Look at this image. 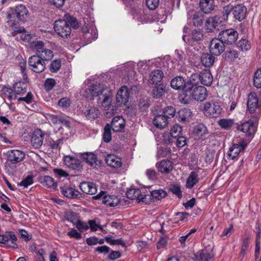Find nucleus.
Segmentation results:
<instances>
[{
  "label": "nucleus",
  "mask_w": 261,
  "mask_h": 261,
  "mask_svg": "<svg viewBox=\"0 0 261 261\" xmlns=\"http://www.w3.org/2000/svg\"><path fill=\"white\" fill-rule=\"evenodd\" d=\"M166 86L161 84L158 86H154L151 91V95L154 98L161 97L165 92Z\"/></svg>",
  "instance_id": "obj_33"
},
{
  "label": "nucleus",
  "mask_w": 261,
  "mask_h": 261,
  "mask_svg": "<svg viewBox=\"0 0 261 261\" xmlns=\"http://www.w3.org/2000/svg\"><path fill=\"white\" fill-rule=\"evenodd\" d=\"M2 93L10 100L16 98V96L14 92L13 89L7 87H3L2 89Z\"/></svg>",
  "instance_id": "obj_47"
},
{
  "label": "nucleus",
  "mask_w": 261,
  "mask_h": 261,
  "mask_svg": "<svg viewBox=\"0 0 261 261\" xmlns=\"http://www.w3.org/2000/svg\"><path fill=\"white\" fill-rule=\"evenodd\" d=\"M182 130V128L180 125L178 124L174 125L171 129L170 135L173 138H176L181 135Z\"/></svg>",
  "instance_id": "obj_53"
},
{
  "label": "nucleus",
  "mask_w": 261,
  "mask_h": 261,
  "mask_svg": "<svg viewBox=\"0 0 261 261\" xmlns=\"http://www.w3.org/2000/svg\"><path fill=\"white\" fill-rule=\"evenodd\" d=\"M80 156L83 161L85 162L92 168L98 169L101 166V161L98 160L96 155L93 152L81 153Z\"/></svg>",
  "instance_id": "obj_12"
},
{
  "label": "nucleus",
  "mask_w": 261,
  "mask_h": 261,
  "mask_svg": "<svg viewBox=\"0 0 261 261\" xmlns=\"http://www.w3.org/2000/svg\"><path fill=\"white\" fill-rule=\"evenodd\" d=\"M260 232H258L256 236V244H255V260H259V250H260Z\"/></svg>",
  "instance_id": "obj_56"
},
{
  "label": "nucleus",
  "mask_w": 261,
  "mask_h": 261,
  "mask_svg": "<svg viewBox=\"0 0 261 261\" xmlns=\"http://www.w3.org/2000/svg\"><path fill=\"white\" fill-rule=\"evenodd\" d=\"M81 191L87 194L94 195L97 192L96 185L91 182H82L80 185Z\"/></svg>",
  "instance_id": "obj_24"
},
{
  "label": "nucleus",
  "mask_w": 261,
  "mask_h": 261,
  "mask_svg": "<svg viewBox=\"0 0 261 261\" xmlns=\"http://www.w3.org/2000/svg\"><path fill=\"white\" fill-rule=\"evenodd\" d=\"M234 123V120L231 119H221L218 121L220 126L225 129H230Z\"/></svg>",
  "instance_id": "obj_45"
},
{
  "label": "nucleus",
  "mask_w": 261,
  "mask_h": 261,
  "mask_svg": "<svg viewBox=\"0 0 261 261\" xmlns=\"http://www.w3.org/2000/svg\"><path fill=\"white\" fill-rule=\"evenodd\" d=\"M84 114L88 119L92 120L99 116L100 111L96 107H90L84 112Z\"/></svg>",
  "instance_id": "obj_31"
},
{
  "label": "nucleus",
  "mask_w": 261,
  "mask_h": 261,
  "mask_svg": "<svg viewBox=\"0 0 261 261\" xmlns=\"http://www.w3.org/2000/svg\"><path fill=\"white\" fill-rule=\"evenodd\" d=\"M45 133L40 129H35L32 134L31 140V145L34 148L38 149L42 145Z\"/></svg>",
  "instance_id": "obj_18"
},
{
  "label": "nucleus",
  "mask_w": 261,
  "mask_h": 261,
  "mask_svg": "<svg viewBox=\"0 0 261 261\" xmlns=\"http://www.w3.org/2000/svg\"><path fill=\"white\" fill-rule=\"evenodd\" d=\"M163 72L161 70H154L149 74V82L152 84H158L162 80Z\"/></svg>",
  "instance_id": "obj_28"
},
{
  "label": "nucleus",
  "mask_w": 261,
  "mask_h": 261,
  "mask_svg": "<svg viewBox=\"0 0 261 261\" xmlns=\"http://www.w3.org/2000/svg\"><path fill=\"white\" fill-rule=\"evenodd\" d=\"M156 167L162 173H169L173 169L172 163L167 160H164L156 164Z\"/></svg>",
  "instance_id": "obj_23"
},
{
  "label": "nucleus",
  "mask_w": 261,
  "mask_h": 261,
  "mask_svg": "<svg viewBox=\"0 0 261 261\" xmlns=\"http://www.w3.org/2000/svg\"><path fill=\"white\" fill-rule=\"evenodd\" d=\"M65 218L66 220L73 224H75L79 220L77 217V214L71 211H68L65 212Z\"/></svg>",
  "instance_id": "obj_50"
},
{
  "label": "nucleus",
  "mask_w": 261,
  "mask_h": 261,
  "mask_svg": "<svg viewBox=\"0 0 261 261\" xmlns=\"http://www.w3.org/2000/svg\"><path fill=\"white\" fill-rule=\"evenodd\" d=\"M170 191L176 195L179 198L182 197L180 188L178 186L175 185H171L170 188Z\"/></svg>",
  "instance_id": "obj_60"
},
{
  "label": "nucleus",
  "mask_w": 261,
  "mask_h": 261,
  "mask_svg": "<svg viewBox=\"0 0 261 261\" xmlns=\"http://www.w3.org/2000/svg\"><path fill=\"white\" fill-rule=\"evenodd\" d=\"M179 119L182 122H188L191 118L192 112L189 109H181L178 113Z\"/></svg>",
  "instance_id": "obj_36"
},
{
  "label": "nucleus",
  "mask_w": 261,
  "mask_h": 261,
  "mask_svg": "<svg viewBox=\"0 0 261 261\" xmlns=\"http://www.w3.org/2000/svg\"><path fill=\"white\" fill-rule=\"evenodd\" d=\"M31 47L36 51V55L39 54V51H42L44 47V43L43 41L35 40L31 43Z\"/></svg>",
  "instance_id": "obj_43"
},
{
  "label": "nucleus",
  "mask_w": 261,
  "mask_h": 261,
  "mask_svg": "<svg viewBox=\"0 0 261 261\" xmlns=\"http://www.w3.org/2000/svg\"><path fill=\"white\" fill-rule=\"evenodd\" d=\"M153 199L151 195V192L150 193V195L145 194V195H142L140 197L138 202H143L146 204H149L150 202H152V200Z\"/></svg>",
  "instance_id": "obj_61"
},
{
  "label": "nucleus",
  "mask_w": 261,
  "mask_h": 261,
  "mask_svg": "<svg viewBox=\"0 0 261 261\" xmlns=\"http://www.w3.org/2000/svg\"><path fill=\"white\" fill-rule=\"evenodd\" d=\"M33 177L32 175H28L18 184V185L24 187V188H27L29 186L33 183Z\"/></svg>",
  "instance_id": "obj_55"
},
{
  "label": "nucleus",
  "mask_w": 261,
  "mask_h": 261,
  "mask_svg": "<svg viewBox=\"0 0 261 261\" xmlns=\"http://www.w3.org/2000/svg\"><path fill=\"white\" fill-rule=\"evenodd\" d=\"M239 56L237 50L234 49H230L225 52L224 58L227 61H232L236 59Z\"/></svg>",
  "instance_id": "obj_44"
},
{
  "label": "nucleus",
  "mask_w": 261,
  "mask_h": 261,
  "mask_svg": "<svg viewBox=\"0 0 261 261\" xmlns=\"http://www.w3.org/2000/svg\"><path fill=\"white\" fill-rule=\"evenodd\" d=\"M199 181L198 175L195 171H192L190 173L189 176L188 177L186 186L187 188L191 189L195 185H196Z\"/></svg>",
  "instance_id": "obj_38"
},
{
  "label": "nucleus",
  "mask_w": 261,
  "mask_h": 261,
  "mask_svg": "<svg viewBox=\"0 0 261 261\" xmlns=\"http://www.w3.org/2000/svg\"><path fill=\"white\" fill-rule=\"evenodd\" d=\"M253 85L257 89L261 88V68L257 70L254 73Z\"/></svg>",
  "instance_id": "obj_49"
},
{
  "label": "nucleus",
  "mask_w": 261,
  "mask_h": 261,
  "mask_svg": "<svg viewBox=\"0 0 261 261\" xmlns=\"http://www.w3.org/2000/svg\"><path fill=\"white\" fill-rule=\"evenodd\" d=\"M247 105L248 110L251 114L254 113L261 107V102L259 101L257 94L255 92H251L248 94Z\"/></svg>",
  "instance_id": "obj_16"
},
{
  "label": "nucleus",
  "mask_w": 261,
  "mask_h": 261,
  "mask_svg": "<svg viewBox=\"0 0 261 261\" xmlns=\"http://www.w3.org/2000/svg\"><path fill=\"white\" fill-rule=\"evenodd\" d=\"M102 202L107 205L114 207L118 205L119 200L113 195H105L102 197Z\"/></svg>",
  "instance_id": "obj_35"
},
{
  "label": "nucleus",
  "mask_w": 261,
  "mask_h": 261,
  "mask_svg": "<svg viewBox=\"0 0 261 261\" xmlns=\"http://www.w3.org/2000/svg\"><path fill=\"white\" fill-rule=\"evenodd\" d=\"M192 82L191 76L190 79L186 80L181 76H177L172 79L170 86L173 89L181 91V94H186L187 91L190 90Z\"/></svg>",
  "instance_id": "obj_6"
},
{
  "label": "nucleus",
  "mask_w": 261,
  "mask_h": 261,
  "mask_svg": "<svg viewBox=\"0 0 261 261\" xmlns=\"http://www.w3.org/2000/svg\"><path fill=\"white\" fill-rule=\"evenodd\" d=\"M231 12L235 19L241 21L246 17L247 8L242 4L233 6L230 4L223 7V15L225 19L228 18Z\"/></svg>",
  "instance_id": "obj_5"
},
{
  "label": "nucleus",
  "mask_w": 261,
  "mask_h": 261,
  "mask_svg": "<svg viewBox=\"0 0 261 261\" xmlns=\"http://www.w3.org/2000/svg\"><path fill=\"white\" fill-rule=\"evenodd\" d=\"M126 195L127 198L132 200L136 199L138 202L142 196V192L138 189L131 188L127 191Z\"/></svg>",
  "instance_id": "obj_39"
},
{
  "label": "nucleus",
  "mask_w": 261,
  "mask_h": 261,
  "mask_svg": "<svg viewBox=\"0 0 261 261\" xmlns=\"http://www.w3.org/2000/svg\"><path fill=\"white\" fill-rule=\"evenodd\" d=\"M61 190L62 194L68 198H80L82 196V194L78 190L67 186L61 187Z\"/></svg>",
  "instance_id": "obj_22"
},
{
  "label": "nucleus",
  "mask_w": 261,
  "mask_h": 261,
  "mask_svg": "<svg viewBox=\"0 0 261 261\" xmlns=\"http://www.w3.org/2000/svg\"><path fill=\"white\" fill-rule=\"evenodd\" d=\"M129 97L128 88L125 86L121 87L116 95V107H121L122 106H125L128 102Z\"/></svg>",
  "instance_id": "obj_14"
},
{
  "label": "nucleus",
  "mask_w": 261,
  "mask_h": 261,
  "mask_svg": "<svg viewBox=\"0 0 261 261\" xmlns=\"http://www.w3.org/2000/svg\"><path fill=\"white\" fill-rule=\"evenodd\" d=\"M152 121L156 127L163 129L167 126L169 119L163 114L156 115Z\"/></svg>",
  "instance_id": "obj_25"
},
{
  "label": "nucleus",
  "mask_w": 261,
  "mask_h": 261,
  "mask_svg": "<svg viewBox=\"0 0 261 261\" xmlns=\"http://www.w3.org/2000/svg\"><path fill=\"white\" fill-rule=\"evenodd\" d=\"M28 64L29 68L36 73H40L43 71L46 65L45 61L37 55L29 58Z\"/></svg>",
  "instance_id": "obj_9"
},
{
  "label": "nucleus",
  "mask_w": 261,
  "mask_h": 261,
  "mask_svg": "<svg viewBox=\"0 0 261 261\" xmlns=\"http://www.w3.org/2000/svg\"><path fill=\"white\" fill-rule=\"evenodd\" d=\"M56 82L53 79H48L45 81L44 85L48 91L51 90L55 86Z\"/></svg>",
  "instance_id": "obj_62"
},
{
  "label": "nucleus",
  "mask_w": 261,
  "mask_h": 261,
  "mask_svg": "<svg viewBox=\"0 0 261 261\" xmlns=\"http://www.w3.org/2000/svg\"><path fill=\"white\" fill-rule=\"evenodd\" d=\"M203 110L206 116L217 117L221 113L222 109L217 102H206Z\"/></svg>",
  "instance_id": "obj_13"
},
{
  "label": "nucleus",
  "mask_w": 261,
  "mask_h": 261,
  "mask_svg": "<svg viewBox=\"0 0 261 261\" xmlns=\"http://www.w3.org/2000/svg\"><path fill=\"white\" fill-rule=\"evenodd\" d=\"M17 239L13 231H7L5 234H0V243L7 245V247L16 249Z\"/></svg>",
  "instance_id": "obj_11"
},
{
  "label": "nucleus",
  "mask_w": 261,
  "mask_h": 261,
  "mask_svg": "<svg viewBox=\"0 0 261 261\" xmlns=\"http://www.w3.org/2000/svg\"><path fill=\"white\" fill-rule=\"evenodd\" d=\"M111 126L107 123L104 127V132L103 134V140L105 142L108 143L112 139L111 136Z\"/></svg>",
  "instance_id": "obj_48"
},
{
  "label": "nucleus",
  "mask_w": 261,
  "mask_h": 261,
  "mask_svg": "<svg viewBox=\"0 0 261 261\" xmlns=\"http://www.w3.org/2000/svg\"><path fill=\"white\" fill-rule=\"evenodd\" d=\"M39 181L43 185L46 186L48 188H53L54 189H56L57 185V183L54 181V179L47 175L43 176L40 177Z\"/></svg>",
  "instance_id": "obj_32"
},
{
  "label": "nucleus",
  "mask_w": 261,
  "mask_h": 261,
  "mask_svg": "<svg viewBox=\"0 0 261 261\" xmlns=\"http://www.w3.org/2000/svg\"><path fill=\"white\" fill-rule=\"evenodd\" d=\"M211 53H203L201 57V62L204 66L210 67L213 66L215 58Z\"/></svg>",
  "instance_id": "obj_29"
},
{
  "label": "nucleus",
  "mask_w": 261,
  "mask_h": 261,
  "mask_svg": "<svg viewBox=\"0 0 261 261\" xmlns=\"http://www.w3.org/2000/svg\"><path fill=\"white\" fill-rule=\"evenodd\" d=\"M222 20L220 17L215 16L208 18L205 21V28L207 32H212L214 30H219Z\"/></svg>",
  "instance_id": "obj_19"
},
{
  "label": "nucleus",
  "mask_w": 261,
  "mask_h": 261,
  "mask_svg": "<svg viewBox=\"0 0 261 261\" xmlns=\"http://www.w3.org/2000/svg\"><path fill=\"white\" fill-rule=\"evenodd\" d=\"M246 146L247 144L244 140L238 144H233L229 149L228 155L231 159L233 160L242 151H244Z\"/></svg>",
  "instance_id": "obj_20"
},
{
  "label": "nucleus",
  "mask_w": 261,
  "mask_h": 261,
  "mask_svg": "<svg viewBox=\"0 0 261 261\" xmlns=\"http://www.w3.org/2000/svg\"><path fill=\"white\" fill-rule=\"evenodd\" d=\"M191 80L197 82L198 81L203 85L210 86L213 81V77L210 70L204 69L202 70L199 73H194L191 75Z\"/></svg>",
  "instance_id": "obj_8"
},
{
  "label": "nucleus",
  "mask_w": 261,
  "mask_h": 261,
  "mask_svg": "<svg viewBox=\"0 0 261 261\" xmlns=\"http://www.w3.org/2000/svg\"><path fill=\"white\" fill-rule=\"evenodd\" d=\"M125 122L121 116L115 117L111 122V128L114 132H120L125 126Z\"/></svg>",
  "instance_id": "obj_26"
},
{
  "label": "nucleus",
  "mask_w": 261,
  "mask_h": 261,
  "mask_svg": "<svg viewBox=\"0 0 261 261\" xmlns=\"http://www.w3.org/2000/svg\"><path fill=\"white\" fill-rule=\"evenodd\" d=\"M80 27L77 19L70 15L66 14L63 19L56 20L54 23L56 33L62 38H67L71 34L72 27L76 29Z\"/></svg>",
  "instance_id": "obj_2"
},
{
  "label": "nucleus",
  "mask_w": 261,
  "mask_h": 261,
  "mask_svg": "<svg viewBox=\"0 0 261 261\" xmlns=\"http://www.w3.org/2000/svg\"><path fill=\"white\" fill-rule=\"evenodd\" d=\"M75 224H76V227L80 232L87 230L89 228V225L87 223L80 220H78Z\"/></svg>",
  "instance_id": "obj_57"
},
{
  "label": "nucleus",
  "mask_w": 261,
  "mask_h": 261,
  "mask_svg": "<svg viewBox=\"0 0 261 261\" xmlns=\"http://www.w3.org/2000/svg\"><path fill=\"white\" fill-rule=\"evenodd\" d=\"M192 20L195 26H201L203 22L204 15L201 12H195L193 15Z\"/></svg>",
  "instance_id": "obj_41"
},
{
  "label": "nucleus",
  "mask_w": 261,
  "mask_h": 261,
  "mask_svg": "<svg viewBox=\"0 0 261 261\" xmlns=\"http://www.w3.org/2000/svg\"><path fill=\"white\" fill-rule=\"evenodd\" d=\"M146 175L151 180H155L158 178V174L154 169H149L146 171Z\"/></svg>",
  "instance_id": "obj_63"
},
{
  "label": "nucleus",
  "mask_w": 261,
  "mask_h": 261,
  "mask_svg": "<svg viewBox=\"0 0 261 261\" xmlns=\"http://www.w3.org/2000/svg\"><path fill=\"white\" fill-rule=\"evenodd\" d=\"M83 96L90 100L95 97H98L97 103L103 107L106 108L111 104L112 99V94L111 91L107 88H104L100 84H92L85 87Z\"/></svg>",
  "instance_id": "obj_1"
},
{
  "label": "nucleus",
  "mask_w": 261,
  "mask_h": 261,
  "mask_svg": "<svg viewBox=\"0 0 261 261\" xmlns=\"http://www.w3.org/2000/svg\"><path fill=\"white\" fill-rule=\"evenodd\" d=\"M199 5L201 11L205 14L210 13L215 6V2L211 0H200Z\"/></svg>",
  "instance_id": "obj_27"
},
{
  "label": "nucleus",
  "mask_w": 261,
  "mask_h": 261,
  "mask_svg": "<svg viewBox=\"0 0 261 261\" xmlns=\"http://www.w3.org/2000/svg\"><path fill=\"white\" fill-rule=\"evenodd\" d=\"M214 258V254L212 250L207 249L202 250L197 257L198 261H213Z\"/></svg>",
  "instance_id": "obj_30"
},
{
  "label": "nucleus",
  "mask_w": 261,
  "mask_h": 261,
  "mask_svg": "<svg viewBox=\"0 0 261 261\" xmlns=\"http://www.w3.org/2000/svg\"><path fill=\"white\" fill-rule=\"evenodd\" d=\"M203 34L202 32L200 30H194L191 33L190 39L187 40L188 43L192 45L193 42L198 41L203 39Z\"/></svg>",
  "instance_id": "obj_37"
},
{
  "label": "nucleus",
  "mask_w": 261,
  "mask_h": 261,
  "mask_svg": "<svg viewBox=\"0 0 261 261\" xmlns=\"http://www.w3.org/2000/svg\"><path fill=\"white\" fill-rule=\"evenodd\" d=\"M39 57H41L44 61H49L54 57L53 52L49 49L44 48L42 51H39V54L37 55Z\"/></svg>",
  "instance_id": "obj_42"
},
{
  "label": "nucleus",
  "mask_w": 261,
  "mask_h": 261,
  "mask_svg": "<svg viewBox=\"0 0 261 261\" xmlns=\"http://www.w3.org/2000/svg\"><path fill=\"white\" fill-rule=\"evenodd\" d=\"M237 130L242 132L248 137L252 136L256 131V126L251 119L246 121L241 124H238L236 127Z\"/></svg>",
  "instance_id": "obj_17"
},
{
  "label": "nucleus",
  "mask_w": 261,
  "mask_h": 261,
  "mask_svg": "<svg viewBox=\"0 0 261 261\" xmlns=\"http://www.w3.org/2000/svg\"><path fill=\"white\" fill-rule=\"evenodd\" d=\"M106 161L109 166L113 168L120 167L122 165L121 159L114 155H108Z\"/></svg>",
  "instance_id": "obj_34"
},
{
  "label": "nucleus",
  "mask_w": 261,
  "mask_h": 261,
  "mask_svg": "<svg viewBox=\"0 0 261 261\" xmlns=\"http://www.w3.org/2000/svg\"><path fill=\"white\" fill-rule=\"evenodd\" d=\"M190 90L186 94H181L179 96L180 101L182 103L189 104L193 99L196 101H203L207 96L206 89L202 86H198L197 82L193 81L191 84Z\"/></svg>",
  "instance_id": "obj_3"
},
{
  "label": "nucleus",
  "mask_w": 261,
  "mask_h": 261,
  "mask_svg": "<svg viewBox=\"0 0 261 261\" xmlns=\"http://www.w3.org/2000/svg\"><path fill=\"white\" fill-rule=\"evenodd\" d=\"M64 163L68 168L77 171H81L83 169V165L81 162L77 159L71 156H66L64 158Z\"/></svg>",
  "instance_id": "obj_21"
},
{
  "label": "nucleus",
  "mask_w": 261,
  "mask_h": 261,
  "mask_svg": "<svg viewBox=\"0 0 261 261\" xmlns=\"http://www.w3.org/2000/svg\"><path fill=\"white\" fill-rule=\"evenodd\" d=\"M238 47L242 51H247L251 48V43L246 39L242 38L238 43Z\"/></svg>",
  "instance_id": "obj_46"
},
{
  "label": "nucleus",
  "mask_w": 261,
  "mask_h": 261,
  "mask_svg": "<svg viewBox=\"0 0 261 261\" xmlns=\"http://www.w3.org/2000/svg\"><path fill=\"white\" fill-rule=\"evenodd\" d=\"M171 152V150L169 148L167 147H161L160 148L158 154L161 157H166L168 154H169Z\"/></svg>",
  "instance_id": "obj_64"
},
{
  "label": "nucleus",
  "mask_w": 261,
  "mask_h": 261,
  "mask_svg": "<svg viewBox=\"0 0 261 261\" xmlns=\"http://www.w3.org/2000/svg\"><path fill=\"white\" fill-rule=\"evenodd\" d=\"M146 5L150 10H155L159 5V0H146Z\"/></svg>",
  "instance_id": "obj_58"
},
{
  "label": "nucleus",
  "mask_w": 261,
  "mask_h": 261,
  "mask_svg": "<svg viewBox=\"0 0 261 261\" xmlns=\"http://www.w3.org/2000/svg\"><path fill=\"white\" fill-rule=\"evenodd\" d=\"M225 43L219 38L213 39L210 44V51L212 55L219 56L225 50Z\"/></svg>",
  "instance_id": "obj_15"
},
{
  "label": "nucleus",
  "mask_w": 261,
  "mask_h": 261,
  "mask_svg": "<svg viewBox=\"0 0 261 261\" xmlns=\"http://www.w3.org/2000/svg\"><path fill=\"white\" fill-rule=\"evenodd\" d=\"M176 113L175 109L172 106H167L164 108L163 114L169 120L173 118Z\"/></svg>",
  "instance_id": "obj_51"
},
{
  "label": "nucleus",
  "mask_w": 261,
  "mask_h": 261,
  "mask_svg": "<svg viewBox=\"0 0 261 261\" xmlns=\"http://www.w3.org/2000/svg\"><path fill=\"white\" fill-rule=\"evenodd\" d=\"M166 192L163 190H154L151 192V195L153 199L159 200L165 197Z\"/></svg>",
  "instance_id": "obj_52"
},
{
  "label": "nucleus",
  "mask_w": 261,
  "mask_h": 261,
  "mask_svg": "<svg viewBox=\"0 0 261 261\" xmlns=\"http://www.w3.org/2000/svg\"><path fill=\"white\" fill-rule=\"evenodd\" d=\"M218 37L225 44H232L238 39V33L233 29H229L221 31Z\"/></svg>",
  "instance_id": "obj_10"
},
{
  "label": "nucleus",
  "mask_w": 261,
  "mask_h": 261,
  "mask_svg": "<svg viewBox=\"0 0 261 261\" xmlns=\"http://www.w3.org/2000/svg\"><path fill=\"white\" fill-rule=\"evenodd\" d=\"M7 162L8 166L16 165L23 162L25 157L24 152L18 149H12L7 151Z\"/></svg>",
  "instance_id": "obj_7"
},
{
  "label": "nucleus",
  "mask_w": 261,
  "mask_h": 261,
  "mask_svg": "<svg viewBox=\"0 0 261 261\" xmlns=\"http://www.w3.org/2000/svg\"><path fill=\"white\" fill-rule=\"evenodd\" d=\"M26 82L27 81H25V82H18L14 85L13 89L15 94H20L26 92L27 87Z\"/></svg>",
  "instance_id": "obj_40"
},
{
  "label": "nucleus",
  "mask_w": 261,
  "mask_h": 261,
  "mask_svg": "<svg viewBox=\"0 0 261 261\" xmlns=\"http://www.w3.org/2000/svg\"><path fill=\"white\" fill-rule=\"evenodd\" d=\"M5 14L7 19H8V24L11 27H14L18 24L26 21L28 10L24 5H19L15 8H9Z\"/></svg>",
  "instance_id": "obj_4"
},
{
  "label": "nucleus",
  "mask_w": 261,
  "mask_h": 261,
  "mask_svg": "<svg viewBox=\"0 0 261 261\" xmlns=\"http://www.w3.org/2000/svg\"><path fill=\"white\" fill-rule=\"evenodd\" d=\"M82 30V32L84 34V37L87 38L89 42H91L92 40H94L97 38L96 36H94L93 37L92 36V34L90 33L89 30L87 27L83 28ZM94 35L96 36L95 33Z\"/></svg>",
  "instance_id": "obj_59"
},
{
  "label": "nucleus",
  "mask_w": 261,
  "mask_h": 261,
  "mask_svg": "<svg viewBox=\"0 0 261 261\" xmlns=\"http://www.w3.org/2000/svg\"><path fill=\"white\" fill-rule=\"evenodd\" d=\"M61 67V61L60 60H55L53 61L50 65L49 69L50 71L54 73L57 72Z\"/></svg>",
  "instance_id": "obj_54"
}]
</instances>
